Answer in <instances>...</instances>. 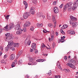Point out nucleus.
I'll list each match as a JSON object with an SVG mask.
<instances>
[{
	"instance_id": "nucleus-1",
	"label": "nucleus",
	"mask_w": 78,
	"mask_h": 78,
	"mask_svg": "<svg viewBox=\"0 0 78 78\" xmlns=\"http://www.w3.org/2000/svg\"><path fill=\"white\" fill-rule=\"evenodd\" d=\"M5 41H7V39L10 40V41H12L13 40V38L11 36V35H10V33H6L5 34Z\"/></svg>"
},
{
	"instance_id": "nucleus-2",
	"label": "nucleus",
	"mask_w": 78,
	"mask_h": 78,
	"mask_svg": "<svg viewBox=\"0 0 78 78\" xmlns=\"http://www.w3.org/2000/svg\"><path fill=\"white\" fill-rule=\"evenodd\" d=\"M14 24L12 23H10L8 26V25H7L4 28L6 29L7 31H8L9 30H10L11 28H12L14 27Z\"/></svg>"
},
{
	"instance_id": "nucleus-3",
	"label": "nucleus",
	"mask_w": 78,
	"mask_h": 78,
	"mask_svg": "<svg viewBox=\"0 0 78 78\" xmlns=\"http://www.w3.org/2000/svg\"><path fill=\"white\" fill-rule=\"evenodd\" d=\"M12 45V42L11 41L9 42L8 43V44L7 45V47H6L5 50L6 51H7L9 50V49H10V47H11V46Z\"/></svg>"
},
{
	"instance_id": "nucleus-4",
	"label": "nucleus",
	"mask_w": 78,
	"mask_h": 78,
	"mask_svg": "<svg viewBox=\"0 0 78 78\" xmlns=\"http://www.w3.org/2000/svg\"><path fill=\"white\" fill-rule=\"evenodd\" d=\"M36 44L35 43H33L32 44V48H31L30 49V51L31 52H33V51L34 50H35V49H36Z\"/></svg>"
},
{
	"instance_id": "nucleus-5",
	"label": "nucleus",
	"mask_w": 78,
	"mask_h": 78,
	"mask_svg": "<svg viewBox=\"0 0 78 78\" xmlns=\"http://www.w3.org/2000/svg\"><path fill=\"white\" fill-rule=\"evenodd\" d=\"M16 30H20V33H21V32H22V31H23V30H22L21 29L20 30V24H18L17 25H16Z\"/></svg>"
},
{
	"instance_id": "nucleus-6",
	"label": "nucleus",
	"mask_w": 78,
	"mask_h": 78,
	"mask_svg": "<svg viewBox=\"0 0 78 78\" xmlns=\"http://www.w3.org/2000/svg\"><path fill=\"white\" fill-rule=\"evenodd\" d=\"M29 14H30V13L28 12H25L24 13V14L23 15L24 18L25 19H27V18H28V17L30 16Z\"/></svg>"
},
{
	"instance_id": "nucleus-7",
	"label": "nucleus",
	"mask_w": 78,
	"mask_h": 78,
	"mask_svg": "<svg viewBox=\"0 0 78 78\" xmlns=\"http://www.w3.org/2000/svg\"><path fill=\"white\" fill-rule=\"evenodd\" d=\"M31 23L30 22L28 21H27L26 22V23H25V24L24 25L23 27H30V25Z\"/></svg>"
},
{
	"instance_id": "nucleus-8",
	"label": "nucleus",
	"mask_w": 78,
	"mask_h": 78,
	"mask_svg": "<svg viewBox=\"0 0 78 78\" xmlns=\"http://www.w3.org/2000/svg\"><path fill=\"white\" fill-rule=\"evenodd\" d=\"M30 40V37H27L25 40V41H27V44L29 45H30L31 44V41Z\"/></svg>"
},
{
	"instance_id": "nucleus-9",
	"label": "nucleus",
	"mask_w": 78,
	"mask_h": 78,
	"mask_svg": "<svg viewBox=\"0 0 78 78\" xmlns=\"http://www.w3.org/2000/svg\"><path fill=\"white\" fill-rule=\"evenodd\" d=\"M70 5H69V4L67 3L65 5L64 7H63V11H65L67 9V8H68L69 7Z\"/></svg>"
},
{
	"instance_id": "nucleus-10",
	"label": "nucleus",
	"mask_w": 78,
	"mask_h": 78,
	"mask_svg": "<svg viewBox=\"0 0 78 78\" xmlns=\"http://www.w3.org/2000/svg\"><path fill=\"white\" fill-rule=\"evenodd\" d=\"M54 13L57 14V13H58V12H59V9H58V8H57V7H55L54 8Z\"/></svg>"
},
{
	"instance_id": "nucleus-11",
	"label": "nucleus",
	"mask_w": 78,
	"mask_h": 78,
	"mask_svg": "<svg viewBox=\"0 0 78 78\" xmlns=\"http://www.w3.org/2000/svg\"><path fill=\"white\" fill-rule=\"evenodd\" d=\"M67 32L69 33V34H75V32L73 31V30H68Z\"/></svg>"
},
{
	"instance_id": "nucleus-12",
	"label": "nucleus",
	"mask_w": 78,
	"mask_h": 78,
	"mask_svg": "<svg viewBox=\"0 0 78 78\" xmlns=\"http://www.w3.org/2000/svg\"><path fill=\"white\" fill-rule=\"evenodd\" d=\"M30 13H31L32 14L34 15L35 13V11H34V9L31 8L30 9Z\"/></svg>"
},
{
	"instance_id": "nucleus-13",
	"label": "nucleus",
	"mask_w": 78,
	"mask_h": 78,
	"mask_svg": "<svg viewBox=\"0 0 78 78\" xmlns=\"http://www.w3.org/2000/svg\"><path fill=\"white\" fill-rule=\"evenodd\" d=\"M12 45L10 46V49L12 50V51H14V50H15V48H14V45H13V41H12ZM12 45L13 46H12Z\"/></svg>"
},
{
	"instance_id": "nucleus-14",
	"label": "nucleus",
	"mask_w": 78,
	"mask_h": 78,
	"mask_svg": "<svg viewBox=\"0 0 78 78\" xmlns=\"http://www.w3.org/2000/svg\"><path fill=\"white\" fill-rule=\"evenodd\" d=\"M13 45L14 47H19V43H16L13 42Z\"/></svg>"
},
{
	"instance_id": "nucleus-15",
	"label": "nucleus",
	"mask_w": 78,
	"mask_h": 78,
	"mask_svg": "<svg viewBox=\"0 0 78 78\" xmlns=\"http://www.w3.org/2000/svg\"><path fill=\"white\" fill-rule=\"evenodd\" d=\"M70 17L72 20L73 21H75V20H76V18H75V17H73V16L71 15L70 16Z\"/></svg>"
},
{
	"instance_id": "nucleus-16",
	"label": "nucleus",
	"mask_w": 78,
	"mask_h": 78,
	"mask_svg": "<svg viewBox=\"0 0 78 78\" xmlns=\"http://www.w3.org/2000/svg\"><path fill=\"white\" fill-rule=\"evenodd\" d=\"M74 7H77L78 6V0L76 2H74L73 4Z\"/></svg>"
},
{
	"instance_id": "nucleus-17",
	"label": "nucleus",
	"mask_w": 78,
	"mask_h": 78,
	"mask_svg": "<svg viewBox=\"0 0 78 78\" xmlns=\"http://www.w3.org/2000/svg\"><path fill=\"white\" fill-rule=\"evenodd\" d=\"M57 66L58 67V68L61 70H62V68H61V67L60 66V63L58 61L57 62Z\"/></svg>"
},
{
	"instance_id": "nucleus-18",
	"label": "nucleus",
	"mask_w": 78,
	"mask_h": 78,
	"mask_svg": "<svg viewBox=\"0 0 78 78\" xmlns=\"http://www.w3.org/2000/svg\"><path fill=\"white\" fill-rule=\"evenodd\" d=\"M15 58V55L12 54L11 55L10 57V59H11V60H13V59H14Z\"/></svg>"
},
{
	"instance_id": "nucleus-19",
	"label": "nucleus",
	"mask_w": 78,
	"mask_h": 78,
	"mask_svg": "<svg viewBox=\"0 0 78 78\" xmlns=\"http://www.w3.org/2000/svg\"><path fill=\"white\" fill-rule=\"evenodd\" d=\"M23 4H24V5H25V9H26L27 8V7H28V3L27 2H26L25 1H23Z\"/></svg>"
},
{
	"instance_id": "nucleus-20",
	"label": "nucleus",
	"mask_w": 78,
	"mask_h": 78,
	"mask_svg": "<svg viewBox=\"0 0 78 78\" xmlns=\"http://www.w3.org/2000/svg\"><path fill=\"white\" fill-rule=\"evenodd\" d=\"M68 27V25H67L66 24H64L63 26L61 27L62 29H66Z\"/></svg>"
},
{
	"instance_id": "nucleus-21",
	"label": "nucleus",
	"mask_w": 78,
	"mask_h": 78,
	"mask_svg": "<svg viewBox=\"0 0 78 78\" xmlns=\"http://www.w3.org/2000/svg\"><path fill=\"white\" fill-rule=\"evenodd\" d=\"M46 60H44V59H38V60H36V61L37 62H44V61H45Z\"/></svg>"
},
{
	"instance_id": "nucleus-22",
	"label": "nucleus",
	"mask_w": 78,
	"mask_h": 78,
	"mask_svg": "<svg viewBox=\"0 0 78 78\" xmlns=\"http://www.w3.org/2000/svg\"><path fill=\"white\" fill-rule=\"evenodd\" d=\"M42 15V13L39 12L37 13V17H41Z\"/></svg>"
},
{
	"instance_id": "nucleus-23",
	"label": "nucleus",
	"mask_w": 78,
	"mask_h": 78,
	"mask_svg": "<svg viewBox=\"0 0 78 78\" xmlns=\"http://www.w3.org/2000/svg\"><path fill=\"white\" fill-rule=\"evenodd\" d=\"M72 25V27H73V28H74L76 27V26L78 25V23H73Z\"/></svg>"
},
{
	"instance_id": "nucleus-24",
	"label": "nucleus",
	"mask_w": 78,
	"mask_h": 78,
	"mask_svg": "<svg viewBox=\"0 0 78 78\" xmlns=\"http://www.w3.org/2000/svg\"><path fill=\"white\" fill-rule=\"evenodd\" d=\"M37 27H42L43 25L42 23L40 24L39 23H37Z\"/></svg>"
},
{
	"instance_id": "nucleus-25",
	"label": "nucleus",
	"mask_w": 78,
	"mask_h": 78,
	"mask_svg": "<svg viewBox=\"0 0 78 78\" xmlns=\"http://www.w3.org/2000/svg\"><path fill=\"white\" fill-rule=\"evenodd\" d=\"M22 53H23V50H21L19 52V53L17 55V56H20L22 54Z\"/></svg>"
},
{
	"instance_id": "nucleus-26",
	"label": "nucleus",
	"mask_w": 78,
	"mask_h": 78,
	"mask_svg": "<svg viewBox=\"0 0 78 78\" xmlns=\"http://www.w3.org/2000/svg\"><path fill=\"white\" fill-rule=\"evenodd\" d=\"M67 65L68 66H69V67H71L72 68H73V64L71 63H67Z\"/></svg>"
},
{
	"instance_id": "nucleus-27",
	"label": "nucleus",
	"mask_w": 78,
	"mask_h": 78,
	"mask_svg": "<svg viewBox=\"0 0 78 78\" xmlns=\"http://www.w3.org/2000/svg\"><path fill=\"white\" fill-rule=\"evenodd\" d=\"M22 64V60L20 59L18 62V64L19 65H20Z\"/></svg>"
},
{
	"instance_id": "nucleus-28",
	"label": "nucleus",
	"mask_w": 78,
	"mask_h": 78,
	"mask_svg": "<svg viewBox=\"0 0 78 78\" xmlns=\"http://www.w3.org/2000/svg\"><path fill=\"white\" fill-rule=\"evenodd\" d=\"M52 19L53 20V22H55L56 20V19H55V17L54 16L52 15Z\"/></svg>"
},
{
	"instance_id": "nucleus-29",
	"label": "nucleus",
	"mask_w": 78,
	"mask_h": 78,
	"mask_svg": "<svg viewBox=\"0 0 78 78\" xmlns=\"http://www.w3.org/2000/svg\"><path fill=\"white\" fill-rule=\"evenodd\" d=\"M16 66V64L14 63V62H13L11 65V66L12 67H14Z\"/></svg>"
},
{
	"instance_id": "nucleus-30",
	"label": "nucleus",
	"mask_w": 78,
	"mask_h": 78,
	"mask_svg": "<svg viewBox=\"0 0 78 78\" xmlns=\"http://www.w3.org/2000/svg\"><path fill=\"white\" fill-rule=\"evenodd\" d=\"M37 64V62H35L33 61L32 62V65H36Z\"/></svg>"
},
{
	"instance_id": "nucleus-31",
	"label": "nucleus",
	"mask_w": 78,
	"mask_h": 78,
	"mask_svg": "<svg viewBox=\"0 0 78 78\" xmlns=\"http://www.w3.org/2000/svg\"><path fill=\"white\" fill-rule=\"evenodd\" d=\"M1 63H2V64H6V62H5V60L4 59H2L1 61Z\"/></svg>"
},
{
	"instance_id": "nucleus-32",
	"label": "nucleus",
	"mask_w": 78,
	"mask_h": 78,
	"mask_svg": "<svg viewBox=\"0 0 78 78\" xmlns=\"http://www.w3.org/2000/svg\"><path fill=\"white\" fill-rule=\"evenodd\" d=\"M60 31H61V33H62V34H63L64 35V34H66L65 33V32H64L63 31V30L62 29H60Z\"/></svg>"
},
{
	"instance_id": "nucleus-33",
	"label": "nucleus",
	"mask_w": 78,
	"mask_h": 78,
	"mask_svg": "<svg viewBox=\"0 0 78 78\" xmlns=\"http://www.w3.org/2000/svg\"><path fill=\"white\" fill-rule=\"evenodd\" d=\"M16 34H17L20 35V34H21V32H20V30H18L16 32Z\"/></svg>"
},
{
	"instance_id": "nucleus-34",
	"label": "nucleus",
	"mask_w": 78,
	"mask_h": 78,
	"mask_svg": "<svg viewBox=\"0 0 78 78\" xmlns=\"http://www.w3.org/2000/svg\"><path fill=\"white\" fill-rule=\"evenodd\" d=\"M23 31H24V32H27V28H26V27H25L24 28H23Z\"/></svg>"
},
{
	"instance_id": "nucleus-35",
	"label": "nucleus",
	"mask_w": 78,
	"mask_h": 78,
	"mask_svg": "<svg viewBox=\"0 0 78 78\" xmlns=\"http://www.w3.org/2000/svg\"><path fill=\"white\" fill-rule=\"evenodd\" d=\"M46 46L44 44V43H42L41 44V47L42 48H44V47H45Z\"/></svg>"
},
{
	"instance_id": "nucleus-36",
	"label": "nucleus",
	"mask_w": 78,
	"mask_h": 78,
	"mask_svg": "<svg viewBox=\"0 0 78 78\" xmlns=\"http://www.w3.org/2000/svg\"><path fill=\"white\" fill-rule=\"evenodd\" d=\"M72 10H73V11H75V9H76V7H75L73 6V7H72Z\"/></svg>"
},
{
	"instance_id": "nucleus-37",
	"label": "nucleus",
	"mask_w": 78,
	"mask_h": 78,
	"mask_svg": "<svg viewBox=\"0 0 78 78\" xmlns=\"http://www.w3.org/2000/svg\"><path fill=\"white\" fill-rule=\"evenodd\" d=\"M48 25L49 27H50L51 28H52L53 27V25H51V23H48Z\"/></svg>"
},
{
	"instance_id": "nucleus-38",
	"label": "nucleus",
	"mask_w": 78,
	"mask_h": 78,
	"mask_svg": "<svg viewBox=\"0 0 78 78\" xmlns=\"http://www.w3.org/2000/svg\"><path fill=\"white\" fill-rule=\"evenodd\" d=\"M41 19H45V16L42 15L41 16Z\"/></svg>"
},
{
	"instance_id": "nucleus-39",
	"label": "nucleus",
	"mask_w": 78,
	"mask_h": 78,
	"mask_svg": "<svg viewBox=\"0 0 78 78\" xmlns=\"http://www.w3.org/2000/svg\"><path fill=\"white\" fill-rule=\"evenodd\" d=\"M61 42H64V41H62L61 40H60V39H59L58 40V43H60Z\"/></svg>"
},
{
	"instance_id": "nucleus-40",
	"label": "nucleus",
	"mask_w": 78,
	"mask_h": 78,
	"mask_svg": "<svg viewBox=\"0 0 78 78\" xmlns=\"http://www.w3.org/2000/svg\"><path fill=\"white\" fill-rule=\"evenodd\" d=\"M33 2L35 4H36L37 3V1L36 0H33Z\"/></svg>"
},
{
	"instance_id": "nucleus-41",
	"label": "nucleus",
	"mask_w": 78,
	"mask_h": 78,
	"mask_svg": "<svg viewBox=\"0 0 78 78\" xmlns=\"http://www.w3.org/2000/svg\"><path fill=\"white\" fill-rule=\"evenodd\" d=\"M68 11H72V7H71L68 9Z\"/></svg>"
},
{
	"instance_id": "nucleus-42",
	"label": "nucleus",
	"mask_w": 78,
	"mask_h": 78,
	"mask_svg": "<svg viewBox=\"0 0 78 78\" xmlns=\"http://www.w3.org/2000/svg\"><path fill=\"white\" fill-rule=\"evenodd\" d=\"M29 59L30 61H32L33 60V58H29Z\"/></svg>"
},
{
	"instance_id": "nucleus-43",
	"label": "nucleus",
	"mask_w": 78,
	"mask_h": 78,
	"mask_svg": "<svg viewBox=\"0 0 78 78\" xmlns=\"http://www.w3.org/2000/svg\"><path fill=\"white\" fill-rule=\"evenodd\" d=\"M0 49L1 50V51H3V47L0 46Z\"/></svg>"
},
{
	"instance_id": "nucleus-44",
	"label": "nucleus",
	"mask_w": 78,
	"mask_h": 78,
	"mask_svg": "<svg viewBox=\"0 0 78 78\" xmlns=\"http://www.w3.org/2000/svg\"><path fill=\"white\" fill-rule=\"evenodd\" d=\"M55 78H60L61 76L59 75L55 76Z\"/></svg>"
},
{
	"instance_id": "nucleus-45",
	"label": "nucleus",
	"mask_w": 78,
	"mask_h": 78,
	"mask_svg": "<svg viewBox=\"0 0 78 78\" xmlns=\"http://www.w3.org/2000/svg\"><path fill=\"white\" fill-rule=\"evenodd\" d=\"M51 70H50L49 71V73H48V75H49V76H50V75H51Z\"/></svg>"
},
{
	"instance_id": "nucleus-46",
	"label": "nucleus",
	"mask_w": 78,
	"mask_h": 78,
	"mask_svg": "<svg viewBox=\"0 0 78 78\" xmlns=\"http://www.w3.org/2000/svg\"><path fill=\"white\" fill-rule=\"evenodd\" d=\"M68 3L69 4V5H70V6H71V5L73 4V2H70L69 3Z\"/></svg>"
},
{
	"instance_id": "nucleus-47",
	"label": "nucleus",
	"mask_w": 78,
	"mask_h": 78,
	"mask_svg": "<svg viewBox=\"0 0 78 78\" xmlns=\"http://www.w3.org/2000/svg\"><path fill=\"white\" fill-rule=\"evenodd\" d=\"M53 5H56V1H55L53 3Z\"/></svg>"
},
{
	"instance_id": "nucleus-48",
	"label": "nucleus",
	"mask_w": 78,
	"mask_h": 78,
	"mask_svg": "<svg viewBox=\"0 0 78 78\" xmlns=\"http://www.w3.org/2000/svg\"><path fill=\"white\" fill-rule=\"evenodd\" d=\"M71 63H74L75 62V61L74 60H73V59H72L71 61Z\"/></svg>"
},
{
	"instance_id": "nucleus-49",
	"label": "nucleus",
	"mask_w": 78,
	"mask_h": 78,
	"mask_svg": "<svg viewBox=\"0 0 78 78\" xmlns=\"http://www.w3.org/2000/svg\"><path fill=\"white\" fill-rule=\"evenodd\" d=\"M14 63H15V64H17V60H15Z\"/></svg>"
},
{
	"instance_id": "nucleus-50",
	"label": "nucleus",
	"mask_w": 78,
	"mask_h": 78,
	"mask_svg": "<svg viewBox=\"0 0 78 78\" xmlns=\"http://www.w3.org/2000/svg\"><path fill=\"white\" fill-rule=\"evenodd\" d=\"M68 57L67 56H65L64 57V58L66 60V61L67 60V59Z\"/></svg>"
},
{
	"instance_id": "nucleus-51",
	"label": "nucleus",
	"mask_w": 78,
	"mask_h": 78,
	"mask_svg": "<svg viewBox=\"0 0 78 78\" xmlns=\"http://www.w3.org/2000/svg\"><path fill=\"white\" fill-rule=\"evenodd\" d=\"M54 38V35H51V39L52 41H53V40Z\"/></svg>"
},
{
	"instance_id": "nucleus-52",
	"label": "nucleus",
	"mask_w": 78,
	"mask_h": 78,
	"mask_svg": "<svg viewBox=\"0 0 78 78\" xmlns=\"http://www.w3.org/2000/svg\"><path fill=\"white\" fill-rule=\"evenodd\" d=\"M30 30L31 31H33V30H34V27H33L32 26L30 28Z\"/></svg>"
},
{
	"instance_id": "nucleus-53",
	"label": "nucleus",
	"mask_w": 78,
	"mask_h": 78,
	"mask_svg": "<svg viewBox=\"0 0 78 78\" xmlns=\"http://www.w3.org/2000/svg\"><path fill=\"white\" fill-rule=\"evenodd\" d=\"M52 47L53 48H54L55 47V43H53L52 44Z\"/></svg>"
},
{
	"instance_id": "nucleus-54",
	"label": "nucleus",
	"mask_w": 78,
	"mask_h": 78,
	"mask_svg": "<svg viewBox=\"0 0 78 78\" xmlns=\"http://www.w3.org/2000/svg\"><path fill=\"white\" fill-rule=\"evenodd\" d=\"M7 57H8V56L7 55H5L4 56V59H6V58Z\"/></svg>"
},
{
	"instance_id": "nucleus-55",
	"label": "nucleus",
	"mask_w": 78,
	"mask_h": 78,
	"mask_svg": "<svg viewBox=\"0 0 78 78\" xmlns=\"http://www.w3.org/2000/svg\"><path fill=\"white\" fill-rule=\"evenodd\" d=\"M35 53H38V50H36V49H35Z\"/></svg>"
},
{
	"instance_id": "nucleus-56",
	"label": "nucleus",
	"mask_w": 78,
	"mask_h": 78,
	"mask_svg": "<svg viewBox=\"0 0 78 78\" xmlns=\"http://www.w3.org/2000/svg\"><path fill=\"white\" fill-rule=\"evenodd\" d=\"M63 4H62L59 6V7H60V8H62V7L63 6Z\"/></svg>"
},
{
	"instance_id": "nucleus-57",
	"label": "nucleus",
	"mask_w": 78,
	"mask_h": 78,
	"mask_svg": "<svg viewBox=\"0 0 78 78\" xmlns=\"http://www.w3.org/2000/svg\"><path fill=\"white\" fill-rule=\"evenodd\" d=\"M47 17H48V20H50V19H51V17L48 15L47 16Z\"/></svg>"
},
{
	"instance_id": "nucleus-58",
	"label": "nucleus",
	"mask_w": 78,
	"mask_h": 78,
	"mask_svg": "<svg viewBox=\"0 0 78 78\" xmlns=\"http://www.w3.org/2000/svg\"><path fill=\"white\" fill-rule=\"evenodd\" d=\"M2 31H3V29L2 28H0V34H1V33H2Z\"/></svg>"
},
{
	"instance_id": "nucleus-59",
	"label": "nucleus",
	"mask_w": 78,
	"mask_h": 78,
	"mask_svg": "<svg viewBox=\"0 0 78 78\" xmlns=\"http://www.w3.org/2000/svg\"><path fill=\"white\" fill-rule=\"evenodd\" d=\"M61 39L62 41H63V42H64V38H62V37H61Z\"/></svg>"
},
{
	"instance_id": "nucleus-60",
	"label": "nucleus",
	"mask_w": 78,
	"mask_h": 78,
	"mask_svg": "<svg viewBox=\"0 0 78 78\" xmlns=\"http://www.w3.org/2000/svg\"><path fill=\"white\" fill-rule=\"evenodd\" d=\"M7 2L9 3H12V0H8Z\"/></svg>"
},
{
	"instance_id": "nucleus-61",
	"label": "nucleus",
	"mask_w": 78,
	"mask_h": 78,
	"mask_svg": "<svg viewBox=\"0 0 78 78\" xmlns=\"http://www.w3.org/2000/svg\"><path fill=\"white\" fill-rule=\"evenodd\" d=\"M9 15H8L6 16V19H9Z\"/></svg>"
},
{
	"instance_id": "nucleus-62",
	"label": "nucleus",
	"mask_w": 78,
	"mask_h": 78,
	"mask_svg": "<svg viewBox=\"0 0 78 78\" xmlns=\"http://www.w3.org/2000/svg\"><path fill=\"white\" fill-rule=\"evenodd\" d=\"M70 72V70L68 69H66V73L67 72Z\"/></svg>"
},
{
	"instance_id": "nucleus-63",
	"label": "nucleus",
	"mask_w": 78,
	"mask_h": 78,
	"mask_svg": "<svg viewBox=\"0 0 78 78\" xmlns=\"http://www.w3.org/2000/svg\"><path fill=\"white\" fill-rule=\"evenodd\" d=\"M64 72H66V73H67V69H65L63 70Z\"/></svg>"
},
{
	"instance_id": "nucleus-64",
	"label": "nucleus",
	"mask_w": 78,
	"mask_h": 78,
	"mask_svg": "<svg viewBox=\"0 0 78 78\" xmlns=\"http://www.w3.org/2000/svg\"><path fill=\"white\" fill-rule=\"evenodd\" d=\"M55 34L56 36H58V32H55Z\"/></svg>"
}]
</instances>
